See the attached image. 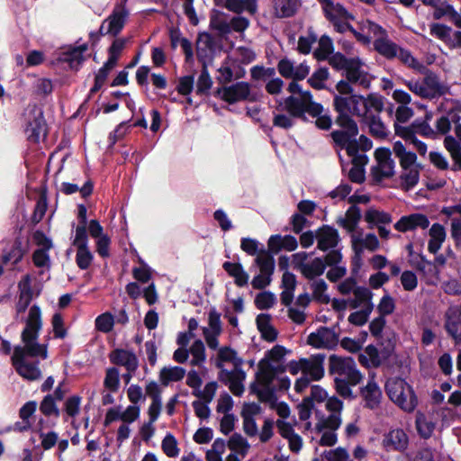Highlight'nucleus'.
<instances>
[{
	"label": "nucleus",
	"instance_id": "obj_50",
	"mask_svg": "<svg viewBox=\"0 0 461 461\" xmlns=\"http://www.w3.org/2000/svg\"><path fill=\"white\" fill-rule=\"evenodd\" d=\"M161 449L169 458H176L180 454L178 441L172 433H167L161 441Z\"/></svg>",
	"mask_w": 461,
	"mask_h": 461
},
{
	"label": "nucleus",
	"instance_id": "obj_22",
	"mask_svg": "<svg viewBox=\"0 0 461 461\" xmlns=\"http://www.w3.org/2000/svg\"><path fill=\"white\" fill-rule=\"evenodd\" d=\"M325 355L315 354L309 357H303V375L312 381H320L325 374L324 369Z\"/></svg>",
	"mask_w": 461,
	"mask_h": 461
},
{
	"label": "nucleus",
	"instance_id": "obj_45",
	"mask_svg": "<svg viewBox=\"0 0 461 461\" xmlns=\"http://www.w3.org/2000/svg\"><path fill=\"white\" fill-rule=\"evenodd\" d=\"M26 252L27 248L23 245L20 239H16L11 249L3 255V261L15 265L23 259Z\"/></svg>",
	"mask_w": 461,
	"mask_h": 461
},
{
	"label": "nucleus",
	"instance_id": "obj_64",
	"mask_svg": "<svg viewBox=\"0 0 461 461\" xmlns=\"http://www.w3.org/2000/svg\"><path fill=\"white\" fill-rule=\"evenodd\" d=\"M445 148L449 151L452 158L458 163H461V145L452 136H447L444 140Z\"/></svg>",
	"mask_w": 461,
	"mask_h": 461
},
{
	"label": "nucleus",
	"instance_id": "obj_5",
	"mask_svg": "<svg viewBox=\"0 0 461 461\" xmlns=\"http://www.w3.org/2000/svg\"><path fill=\"white\" fill-rule=\"evenodd\" d=\"M287 90L292 95L285 99L284 106L290 116L303 118L306 113L317 116L323 112L322 105L314 102L311 92L303 90L298 82H290Z\"/></svg>",
	"mask_w": 461,
	"mask_h": 461
},
{
	"label": "nucleus",
	"instance_id": "obj_35",
	"mask_svg": "<svg viewBox=\"0 0 461 461\" xmlns=\"http://www.w3.org/2000/svg\"><path fill=\"white\" fill-rule=\"evenodd\" d=\"M428 251L436 254L441 249L447 238L445 227L440 223H433L429 230Z\"/></svg>",
	"mask_w": 461,
	"mask_h": 461
},
{
	"label": "nucleus",
	"instance_id": "obj_38",
	"mask_svg": "<svg viewBox=\"0 0 461 461\" xmlns=\"http://www.w3.org/2000/svg\"><path fill=\"white\" fill-rule=\"evenodd\" d=\"M185 369L178 366H166L162 367L158 374V379L163 386H167L172 383H177L185 376Z\"/></svg>",
	"mask_w": 461,
	"mask_h": 461
},
{
	"label": "nucleus",
	"instance_id": "obj_58",
	"mask_svg": "<svg viewBox=\"0 0 461 461\" xmlns=\"http://www.w3.org/2000/svg\"><path fill=\"white\" fill-rule=\"evenodd\" d=\"M40 411L46 417L53 416L59 418L60 414L52 394H48L43 397L40 403Z\"/></svg>",
	"mask_w": 461,
	"mask_h": 461
},
{
	"label": "nucleus",
	"instance_id": "obj_1",
	"mask_svg": "<svg viewBox=\"0 0 461 461\" xmlns=\"http://www.w3.org/2000/svg\"><path fill=\"white\" fill-rule=\"evenodd\" d=\"M32 293L30 288L22 289L15 303L16 321L25 324L21 339L23 346H16L14 349L12 363L16 372L29 381L38 380L41 376L39 362L29 361L28 357H48L47 346L38 342L40 331L42 328L41 310L37 304L30 306Z\"/></svg>",
	"mask_w": 461,
	"mask_h": 461
},
{
	"label": "nucleus",
	"instance_id": "obj_29",
	"mask_svg": "<svg viewBox=\"0 0 461 461\" xmlns=\"http://www.w3.org/2000/svg\"><path fill=\"white\" fill-rule=\"evenodd\" d=\"M127 14V12L123 8L114 10L113 14L103 22L100 27V32L102 34H118L124 26Z\"/></svg>",
	"mask_w": 461,
	"mask_h": 461
},
{
	"label": "nucleus",
	"instance_id": "obj_12",
	"mask_svg": "<svg viewBox=\"0 0 461 461\" xmlns=\"http://www.w3.org/2000/svg\"><path fill=\"white\" fill-rule=\"evenodd\" d=\"M308 254L301 251L292 255V265L294 269L298 270L305 278L314 280L321 276L326 266L321 258H315L308 261Z\"/></svg>",
	"mask_w": 461,
	"mask_h": 461
},
{
	"label": "nucleus",
	"instance_id": "obj_2",
	"mask_svg": "<svg viewBox=\"0 0 461 461\" xmlns=\"http://www.w3.org/2000/svg\"><path fill=\"white\" fill-rule=\"evenodd\" d=\"M338 94H334L333 104L338 116L336 123L341 130L334 131L344 135L347 139L357 137L358 127L352 115L362 118L370 111L379 113L384 109V100L381 96L368 95L366 97L354 94L353 86L345 80H339L336 85Z\"/></svg>",
	"mask_w": 461,
	"mask_h": 461
},
{
	"label": "nucleus",
	"instance_id": "obj_43",
	"mask_svg": "<svg viewBox=\"0 0 461 461\" xmlns=\"http://www.w3.org/2000/svg\"><path fill=\"white\" fill-rule=\"evenodd\" d=\"M46 132V124L41 114L30 122L26 127L28 139L33 142H38L41 138L45 137Z\"/></svg>",
	"mask_w": 461,
	"mask_h": 461
},
{
	"label": "nucleus",
	"instance_id": "obj_32",
	"mask_svg": "<svg viewBox=\"0 0 461 461\" xmlns=\"http://www.w3.org/2000/svg\"><path fill=\"white\" fill-rule=\"evenodd\" d=\"M318 249L326 251L337 247L339 241L338 230L330 226L320 228L316 232Z\"/></svg>",
	"mask_w": 461,
	"mask_h": 461
},
{
	"label": "nucleus",
	"instance_id": "obj_54",
	"mask_svg": "<svg viewBox=\"0 0 461 461\" xmlns=\"http://www.w3.org/2000/svg\"><path fill=\"white\" fill-rule=\"evenodd\" d=\"M358 361L366 366H378L381 364L378 349L373 345L367 346L358 356Z\"/></svg>",
	"mask_w": 461,
	"mask_h": 461
},
{
	"label": "nucleus",
	"instance_id": "obj_57",
	"mask_svg": "<svg viewBox=\"0 0 461 461\" xmlns=\"http://www.w3.org/2000/svg\"><path fill=\"white\" fill-rule=\"evenodd\" d=\"M416 427L419 434L424 438H429L435 429V424L431 419L424 414H418L416 418Z\"/></svg>",
	"mask_w": 461,
	"mask_h": 461
},
{
	"label": "nucleus",
	"instance_id": "obj_51",
	"mask_svg": "<svg viewBox=\"0 0 461 461\" xmlns=\"http://www.w3.org/2000/svg\"><path fill=\"white\" fill-rule=\"evenodd\" d=\"M423 278L428 285H437L439 281V270L438 267L430 261H424L419 267Z\"/></svg>",
	"mask_w": 461,
	"mask_h": 461
},
{
	"label": "nucleus",
	"instance_id": "obj_16",
	"mask_svg": "<svg viewBox=\"0 0 461 461\" xmlns=\"http://www.w3.org/2000/svg\"><path fill=\"white\" fill-rule=\"evenodd\" d=\"M430 221L428 215L421 212H412L402 215L393 224L395 230L401 233L414 232L418 230H427Z\"/></svg>",
	"mask_w": 461,
	"mask_h": 461
},
{
	"label": "nucleus",
	"instance_id": "obj_25",
	"mask_svg": "<svg viewBox=\"0 0 461 461\" xmlns=\"http://www.w3.org/2000/svg\"><path fill=\"white\" fill-rule=\"evenodd\" d=\"M409 438L402 429H391L383 438L382 445L386 451L402 452L408 447Z\"/></svg>",
	"mask_w": 461,
	"mask_h": 461
},
{
	"label": "nucleus",
	"instance_id": "obj_33",
	"mask_svg": "<svg viewBox=\"0 0 461 461\" xmlns=\"http://www.w3.org/2000/svg\"><path fill=\"white\" fill-rule=\"evenodd\" d=\"M87 50L86 44H80L77 46H68L65 48L59 55V60L68 63V66L77 69L84 59V53Z\"/></svg>",
	"mask_w": 461,
	"mask_h": 461
},
{
	"label": "nucleus",
	"instance_id": "obj_11",
	"mask_svg": "<svg viewBox=\"0 0 461 461\" xmlns=\"http://www.w3.org/2000/svg\"><path fill=\"white\" fill-rule=\"evenodd\" d=\"M329 361V370L330 374L334 375V378L349 381L351 385H357L362 381L363 375L357 368L353 358L331 355Z\"/></svg>",
	"mask_w": 461,
	"mask_h": 461
},
{
	"label": "nucleus",
	"instance_id": "obj_44",
	"mask_svg": "<svg viewBox=\"0 0 461 461\" xmlns=\"http://www.w3.org/2000/svg\"><path fill=\"white\" fill-rule=\"evenodd\" d=\"M224 270L234 278V282L238 286H244L248 284L249 275L244 271L242 266L239 263L225 262L223 264Z\"/></svg>",
	"mask_w": 461,
	"mask_h": 461
},
{
	"label": "nucleus",
	"instance_id": "obj_17",
	"mask_svg": "<svg viewBox=\"0 0 461 461\" xmlns=\"http://www.w3.org/2000/svg\"><path fill=\"white\" fill-rule=\"evenodd\" d=\"M217 95L228 104H235L250 99L251 86L249 83L240 81L217 90Z\"/></svg>",
	"mask_w": 461,
	"mask_h": 461
},
{
	"label": "nucleus",
	"instance_id": "obj_13",
	"mask_svg": "<svg viewBox=\"0 0 461 461\" xmlns=\"http://www.w3.org/2000/svg\"><path fill=\"white\" fill-rule=\"evenodd\" d=\"M376 165L372 167L371 174L375 183H381L394 175L395 163L392 158V151L387 148H378L375 151Z\"/></svg>",
	"mask_w": 461,
	"mask_h": 461
},
{
	"label": "nucleus",
	"instance_id": "obj_7",
	"mask_svg": "<svg viewBox=\"0 0 461 461\" xmlns=\"http://www.w3.org/2000/svg\"><path fill=\"white\" fill-rule=\"evenodd\" d=\"M402 82L411 93L422 99L434 100L451 93V87L432 72L428 73L422 80L411 78L402 79Z\"/></svg>",
	"mask_w": 461,
	"mask_h": 461
},
{
	"label": "nucleus",
	"instance_id": "obj_49",
	"mask_svg": "<svg viewBox=\"0 0 461 461\" xmlns=\"http://www.w3.org/2000/svg\"><path fill=\"white\" fill-rule=\"evenodd\" d=\"M189 355L192 356L190 365L201 366L206 360L205 346L201 339L194 340L189 348Z\"/></svg>",
	"mask_w": 461,
	"mask_h": 461
},
{
	"label": "nucleus",
	"instance_id": "obj_48",
	"mask_svg": "<svg viewBox=\"0 0 461 461\" xmlns=\"http://www.w3.org/2000/svg\"><path fill=\"white\" fill-rule=\"evenodd\" d=\"M273 2L275 13L278 17L292 16L299 5L298 0H273Z\"/></svg>",
	"mask_w": 461,
	"mask_h": 461
},
{
	"label": "nucleus",
	"instance_id": "obj_19",
	"mask_svg": "<svg viewBox=\"0 0 461 461\" xmlns=\"http://www.w3.org/2000/svg\"><path fill=\"white\" fill-rule=\"evenodd\" d=\"M256 263L259 267V274L251 281V285L255 289H263L271 283V276L274 272L275 262L273 258L266 254H258L256 258Z\"/></svg>",
	"mask_w": 461,
	"mask_h": 461
},
{
	"label": "nucleus",
	"instance_id": "obj_27",
	"mask_svg": "<svg viewBox=\"0 0 461 461\" xmlns=\"http://www.w3.org/2000/svg\"><path fill=\"white\" fill-rule=\"evenodd\" d=\"M261 408L258 403H245L241 411L243 420V429L249 437L258 434V425L255 417L260 413Z\"/></svg>",
	"mask_w": 461,
	"mask_h": 461
},
{
	"label": "nucleus",
	"instance_id": "obj_36",
	"mask_svg": "<svg viewBox=\"0 0 461 461\" xmlns=\"http://www.w3.org/2000/svg\"><path fill=\"white\" fill-rule=\"evenodd\" d=\"M368 126L369 132L376 139H385L388 137L389 130L382 122L378 114H372L371 111L366 116L361 118Z\"/></svg>",
	"mask_w": 461,
	"mask_h": 461
},
{
	"label": "nucleus",
	"instance_id": "obj_28",
	"mask_svg": "<svg viewBox=\"0 0 461 461\" xmlns=\"http://www.w3.org/2000/svg\"><path fill=\"white\" fill-rule=\"evenodd\" d=\"M360 395L364 400L365 407L374 410L379 406L382 391L374 376L370 377L367 384L360 388Z\"/></svg>",
	"mask_w": 461,
	"mask_h": 461
},
{
	"label": "nucleus",
	"instance_id": "obj_21",
	"mask_svg": "<svg viewBox=\"0 0 461 461\" xmlns=\"http://www.w3.org/2000/svg\"><path fill=\"white\" fill-rule=\"evenodd\" d=\"M247 375L241 367L219 372V379L228 386L229 390L235 396H241L244 393V382Z\"/></svg>",
	"mask_w": 461,
	"mask_h": 461
},
{
	"label": "nucleus",
	"instance_id": "obj_41",
	"mask_svg": "<svg viewBox=\"0 0 461 461\" xmlns=\"http://www.w3.org/2000/svg\"><path fill=\"white\" fill-rule=\"evenodd\" d=\"M354 297L352 299H348V307L351 309H356L358 307L366 308L369 306L373 307L371 303L372 293L369 289L363 286H357L353 292Z\"/></svg>",
	"mask_w": 461,
	"mask_h": 461
},
{
	"label": "nucleus",
	"instance_id": "obj_56",
	"mask_svg": "<svg viewBox=\"0 0 461 461\" xmlns=\"http://www.w3.org/2000/svg\"><path fill=\"white\" fill-rule=\"evenodd\" d=\"M77 250L76 263L80 269H87L94 259L93 253L89 249L88 245L75 247Z\"/></svg>",
	"mask_w": 461,
	"mask_h": 461
},
{
	"label": "nucleus",
	"instance_id": "obj_14",
	"mask_svg": "<svg viewBox=\"0 0 461 461\" xmlns=\"http://www.w3.org/2000/svg\"><path fill=\"white\" fill-rule=\"evenodd\" d=\"M345 77L344 80L351 86L357 85L364 89L369 88L373 78L366 63L357 57L352 58V61L345 72Z\"/></svg>",
	"mask_w": 461,
	"mask_h": 461
},
{
	"label": "nucleus",
	"instance_id": "obj_59",
	"mask_svg": "<svg viewBox=\"0 0 461 461\" xmlns=\"http://www.w3.org/2000/svg\"><path fill=\"white\" fill-rule=\"evenodd\" d=\"M396 58H398L404 65L416 71L420 72L424 68L422 63L414 58L408 50L400 47L397 51Z\"/></svg>",
	"mask_w": 461,
	"mask_h": 461
},
{
	"label": "nucleus",
	"instance_id": "obj_34",
	"mask_svg": "<svg viewBox=\"0 0 461 461\" xmlns=\"http://www.w3.org/2000/svg\"><path fill=\"white\" fill-rule=\"evenodd\" d=\"M268 389L271 395L267 399L263 398L258 389L251 390L257 394L261 402L268 403L270 409L274 410L280 416V418L283 420L288 418L291 412L288 404L284 402H278L275 395L276 391L279 390L277 385L268 386Z\"/></svg>",
	"mask_w": 461,
	"mask_h": 461
},
{
	"label": "nucleus",
	"instance_id": "obj_26",
	"mask_svg": "<svg viewBox=\"0 0 461 461\" xmlns=\"http://www.w3.org/2000/svg\"><path fill=\"white\" fill-rule=\"evenodd\" d=\"M34 240L38 245L42 248L36 249L32 254V261L37 267H47L50 266L49 249L52 247L51 240L44 236L43 233L37 231L34 233Z\"/></svg>",
	"mask_w": 461,
	"mask_h": 461
},
{
	"label": "nucleus",
	"instance_id": "obj_4",
	"mask_svg": "<svg viewBox=\"0 0 461 461\" xmlns=\"http://www.w3.org/2000/svg\"><path fill=\"white\" fill-rule=\"evenodd\" d=\"M203 336L205 343L210 349L217 350L214 357V365L222 372L228 370L227 365H230L232 369L241 367L243 359L239 357L237 351L230 347H220L219 337L222 333V324L221 314L213 308L208 313V325L203 327Z\"/></svg>",
	"mask_w": 461,
	"mask_h": 461
},
{
	"label": "nucleus",
	"instance_id": "obj_63",
	"mask_svg": "<svg viewBox=\"0 0 461 461\" xmlns=\"http://www.w3.org/2000/svg\"><path fill=\"white\" fill-rule=\"evenodd\" d=\"M82 398L78 395L68 397L64 403V410L70 418H76L80 412Z\"/></svg>",
	"mask_w": 461,
	"mask_h": 461
},
{
	"label": "nucleus",
	"instance_id": "obj_6",
	"mask_svg": "<svg viewBox=\"0 0 461 461\" xmlns=\"http://www.w3.org/2000/svg\"><path fill=\"white\" fill-rule=\"evenodd\" d=\"M393 152L399 159L401 167L400 186L402 190L409 191L414 188L420 180L421 166L417 162V155L407 150L401 141H395L393 145Z\"/></svg>",
	"mask_w": 461,
	"mask_h": 461
},
{
	"label": "nucleus",
	"instance_id": "obj_46",
	"mask_svg": "<svg viewBox=\"0 0 461 461\" xmlns=\"http://www.w3.org/2000/svg\"><path fill=\"white\" fill-rule=\"evenodd\" d=\"M225 7L234 13L248 12L254 14L257 12V0H226Z\"/></svg>",
	"mask_w": 461,
	"mask_h": 461
},
{
	"label": "nucleus",
	"instance_id": "obj_30",
	"mask_svg": "<svg viewBox=\"0 0 461 461\" xmlns=\"http://www.w3.org/2000/svg\"><path fill=\"white\" fill-rule=\"evenodd\" d=\"M111 363L124 366L129 373L137 370L139 362L136 355L130 350L116 348L109 354Z\"/></svg>",
	"mask_w": 461,
	"mask_h": 461
},
{
	"label": "nucleus",
	"instance_id": "obj_23",
	"mask_svg": "<svg viewBox=\"0 0 461 461\" xmlns=\"http://www.w3.org/2000/svg\"><path fill=\"white\" fill-rule=\"evenodd\" d=\"M338 336L329 328H321L308 336L307 343L315 348L331 349L337 346Z\"/></svg>",
	"mask_w": 461,
	"mask_h": 461
},
{
	"label": "nucleus",
	"instance_id": "obj_9",
	"mask_svg": "<svg viewBox=\"0 0 461 461\" xmlns=\"http://www.w3.org/2000/svg\"><path fill=\"white\" fill-rule=\"evenodd\" d=\"M331 137L336 146L340 150L344 149L350 158L351 167L348 170V177L352 182L362 183L365 180V166L368 162L367 156L357 150V143L353 138H344V135L339 132H331Z\"/></svg>",
	"mask_w": 461,
	"mask_h": 461
},
{
	"label": "nucleus",
	"instance_id": "obj_24",
	"mask_svg": "<svg viewBox=\"0 0 461 461\" xmlns=\"http://www.w3.org/2000/svg\"><path fill=\"white\" fill-rule=\"evenodd\" d=\"M325 402V407L327 411L330 412V414L323 421L322 425H317V429L321 431L322 427L337 429L341 424L343 402L336 396L328 397Z\"/></svg>",
	"mask_w": 461,
	"mask_h": 461
},
{
	"label": "nucleus",
	"instance_id": "obj_61",
	"mask_svg": "<svg viewBox=\"0 0 461 461\" xmlns=\"http://www.w3.org/2000/svg\"><path fill=\"white\" fill-rule=\"evenodd\" d=\"M95 329L103 333L110 332L114 325V318L110 312H104L96 317Z\"/></svg>",
	"mask_w": 461,
	"mask_h": 461
},
{
	"label": "nucleus",
	"instance_id": "obj_52",
	"mask_svg": "<svg viewBox=\"0 0 461 461\" xmlns=\"http://www.w3.org/2000/svg\"><path fill=\"white\" fill-rule=\"evenodd\" d=\"M312 292V297L315 301L321 303H328L330 297L327 294L328 285L323 279H314L310 284Z\"/></svg>",
	"mask_w": 461,
	"mask_h": 461
},
{
	"label": "nucleus",
	"instance_id": "obj_10",
	"mask_svg": "<svg viewBox=\"0 0 461 461\" xmlns=\"http://www.w3.org/2000/svg\"><path fill=\"white\" fill-rule=\"evenodd\" d=\"M386 393L397 406L407 412L414 411L418 404L412 387L402 378H390L385 384Z\"/></svg>",
	"mask_w": 461,
	"mask_h": 461
},
{
	"label": "nucleus",
	"instance_id": "obj_8",
	"mask_svg": "<svg viewBox=\"0 0 461 461\" xmlns=\"http://www.w3.org/2000/svg\"><path fill=\"white\" fill-rule=\"evenodd\" d=\"M140 415V406H127L123 410L122 405H114L106 411L104 426L109 427L115 421H121L116 431V441L121 445L131 437V429L130 426L139 420Z\"/></svg>",
	"mask_w": 461,
	"mask_h": 461
},
{
	"label": "nucleus",
	"instance_id": "obj_40",
	"mask_svg": "<svg viewBox=\"0 0 461 461\" xmlns=\"http://www.w3.org/2000/svg\"><path fill=\"white\" fill-rule=\"evenodd\" d=\"M374 48L385 59H392L396 58V54L400 47L396 43L393 42L387 37V34H385L384 36L374 41Z\"/></svg>",
	"mask_w": 461,
	"mask_h": 461
},
{
	"label": "nucleus",
	"instance_id": "obj_39",
	"mask_svg": "<svg viewBox=\"0 0 461 461\" xmlns=\"http://www.w3.org/2000/svg\"><path fill=\"white\" fill-rule=\"evenodd\" d=\"M364 219L369 225V228H377L393 222V216L391 213L375 207H371L365 212Z\"/></svg>",
	"mask_w": 461,
	"mask_h": 461
},
{
	"label": "nucleus",
	"instance_id": "obj_15",
	"mask_svg": "<svg viewBox=\"0 0 461 461\" xmlns=\"http://www.w3.org/2000/svg\"><path fill=\"white\" fill-rule=\"evenodd\" d=\"M350 243L357 260L361 259V256L365 250L374 252L380 248L378 237L375 233L365 232L363 229L350 235Z\"/></svg>",
	"mask_w": 461,
	"mask_h": 461
},
{
	"label": "nucleus",
	"instance_id": "obj_60",
	"mask_svg": "<svg viewBox=\"0 0 461 461\" xmlns=\"http://www.w3.org/2000/svg\"><path fill=\"white\" fill-rule=\"evenodd\" d=\"M333 51L332 40L323 35L319 40V47L315 50L314 55L318 59H326Z\"/></svg>",
	"mask_w": 461,
	"mask_h": 461
},
{
	"label": "nucleus",
	"instance_id": "obj_18",
	"mask_svg": "<svg viewBox=\"0 0 461 461\" xmlns=\"http://www.w3.org/2000/svg\"><path fill=\"white\" fill-rule=\"evenodd\" d=\"M217 80L220 84H227L245 77L246 70L235 57L228 56L218 68Z\"/></svg>",
	"mask_w": 461,
	"mask_h": 461
},
{
	"label": "nucleus",
	"instance_id": "obj_53",
	"mask_svg": "<svg viewBox=\"0 0 461 461\" xmlns=\"http://www.w3.org/2000/svg\"><path fill=\"white\" fill-rule=\"evenodd\" d=\"M121 386L120 372L116 367H109L105 370V375L103 382L104 389L110 392H118Z\"/></svg>",
	"mask_w": 461,
	"mask_h": 461
},
{
	"label": "nucleus",
	"instance_id": "obj_55",
	"mask_svg": "<svg viewBox=\"0 0 461 461\" xmlns=\"http://www.w3.org/2000/svg\"><path fill=\"white\" fill-rule=\"evenodd\" d=\"M330 73L328 68H320L316 69L308 78V84L316 90L326 88V82L329 79Z\"/></svg>",
	"mask_w": 461,
	"mask_h": 461
},
{
	"label": "nucleus",
	"instance_id": "obj_20",
	"mask_svg": "<svg viewBox=\"0 0 461 461\" xmlns=\"http://www.w3.org/2000/svg\"><path fill=\"white\" fill-rule=\"evenodd\" d=\"M277 70L283 77L297 82L307 77L310 67L305 62L295 64L292 59L284 58L277 63Z\"/></svg>",
	"mask_w": 461,
	"mask_h": 461
},
{
	"label": "nucleus",
	"instance_id": "obj_42",
	"mask_svg": "<svg viewBox=\"0 0 461 461\" xmlns=\"http://www.w3.org/2000/svg\"><path fill=\"white\" fill-rule=\"evenodd\" d=\"M321 4L324 14L330 21H335L338 18L348 16V11L335 0H318Z\"/></svg>",
	"mask_w": 461,
	"mask_h": 461
},
{
	"label": "nucleus",
	"instance_id": "obj_47",
	"mask_svg": "<svg viewBox=\"0 0 461 461\" xmlns=\"http://www.w3.org/2000/svg\"><path fill=\"white\" fill-rule=\"evenodd\" d=\"M227 446L233 452L232 454H237L241 457H244L248 454L250 447L248 440L238 433L233 434L229 438Z\"/></svg>",
	"mask_w": 461,
	"mask_h": 461
},
{
	"label": "nucleus",
	"instance_id": "obj_62",
	"mask_svg": "<svg viewBox=\"0 0 461 461\" xmlns=\"http://www.w3.org/2000/svg\"><path fill=\"white\" fill-rule=\"evenodd\" d=\"M217 389V382L211 381L206 383L203 388H200L196 391V393L194 396L203 400V402H211L215 396Z\"/></svg>",
	"mask_w": 461,
	"mask_h": 461
},
{
	"label": "nucleus",
	"instance_id": "obj_37",
	"mask_svg": "<svg viewBox=\"0 0 461 461\" xmlns=\"http://www.w3.org/2000/svg\"><path fill=\"white\" fill-rule=\"evenodd\" d=\"M361 215L360 211L357 206H351L346 212L343 217L338 219V224L342 227L349 236L355 231H358L361 228H358V223Z\"/></svg>",
	"mask_w": 461,
	"mask_h": 461
},
{
	"label": "nucleus",
	"instance_id": "obj_31",
	"mask_svg": "<svg viewBox=\"0 0 461 461\" xmlns=\"http://www.w3.org/2000/svg\"><path fill=\"white\" fill-rule=\"evenodd\" d=\"M444 328L456 344H461V315L454 308H448L444 313Z\"/></svg>",
	"mask_w": 461,
	"mask_h": 461
},
{
	"label": "nucleus",
	"instance_id": "obj_3",
	"mask_svg": "<svg viewBox=\"0 0 461 461\" xmlns=\"http://www.w3.org/2000/svg\"><path fill=\"white\" fill-rule=\"evenodd\" d=\"M291 351L281 345L274 346L265 353L258 362L256 381L251 389H258L263 398L270 397L268 386L277 385L279 391H286L291 386L290 378L285 375V357Z\"/></svg>",
	"mask_w": 461,
	"mask_h": 461
}]
</instances>
